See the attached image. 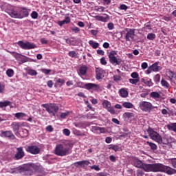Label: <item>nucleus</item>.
I'll use <instances>...</instances> for the list:
<instances>
[{"label": "nucleus", "instance_id": "1", "mask_svg": "<svg viewBox=\"0 0 176 176\" xmlns=\"http://www.w3.org/2000/svg\"><path fill=\"white\" fill-rule=\"evenodd\" d=\"M132 164L137 168H141L145 173H164L167 175H173L176 174V170L163 164H145L140 160L138 157H133L132 158Z\"/></svg>", "mask_w": 176, "mask_h": 176}, {"label": "nucleus", "instance_id": "2", "mask_svg": "<svg viewBox=\"0 0 176 176\" xmlns=\"http://www.w3.org/2000/svg\"><path fill=\"white\" fill-rule=\"evenodd\" d=\"M38 166L35 164H25L18 167L12 168L8 170L10 174H20L25 173L26 175H32L34 170H36Z\"/></svg>", "mask_w": 176, "mask_h": 176}, {"label": "nucleus", "instance_id": "3", "mask_svg": "<svg viewBox=\"0 0 176 176\" xmlns=\"http://www.w3.org/2000/svg\"><path fill=\"white\" fill-rule=\"evenodd\" d=\"M72 148L70 146H67L65 144H57L54 151V155L56 156H60L61 157L64 156H68L72 153Z\"/></svg>", "mask_w": 176, "mask_h": 176}, {"label": "nucleus", "instance_id": "4", "mask_svg": "<svg viewBox=\"0 0 176 176\" xmlns=\"http://www.w3.org/2000/svg\"><path fill=\"white\" fill-rule=\"evenodd\" d=\"M41 107L43 108H45L47 112L51 116H56V113L58 112V110L60 108L56 103H46L41 104Z\"/></svg>", "mask_w": 176, "mask_h": 176}, {"label": "nucleus", "instance_id": "5", "mask_svg": "<svg viewBox=\"0 0 176 176\" xmlns=\"http://www.w3.org/2000/svg\"><path fill=\"white\" fill-rule=\"evenodd\" d=\"M118 51L112 50L108 54L109 63L113 65H120L122 64V58L116 57Z\"/></svg>", "mask_w": 176, "mask_h": 176}, {"label": "nucleus", "instance_id": "6", "mask_svg": "<svg viewBox=\"0 0 176 176\" xmlns=\"http://www.w3.org/2000/svg\"><path fill=\"white\" fill-rule=\"evenodd\" d=\"M139 107L140 108L142 112H147V113H151L155 108H157V107L153 106L151 102L148 101H142L139 103Z\"/></svg>", "mask_w": 176, "mask_h": 176}, {"label": "nucleus", "instance_id": "7", "mask_svg": "<svg viewBox=\"0 0 176 176\" xmlns=\"http://www.w3.org/2000/svg\"><path fill=\"white\" fill-rule=\"evenodd\" d=\"M28 126V125L27 124V122H14L11 124L12 131H14L16 135L19 134L20 130L22 128L27 127Z\"/></svg>", "mask_w": 176, "mask_h": 176}, {"label": "nucleus", "instance_id": "8", "mask_svg": "<svg viewBox=\"0 0 176 176\" xmlns=\"http://www.w3.org/2000/svg\"><path fill=\"white\" fill-rule=\"evenodd\" d=\"M17 45L21 49H23V50H31V49H35V47H36V45H35L34 43L30 41L24 42L23 41H19L17 42Z\"/></svg>", "mask_w": 176, "mask_h": 176}, {"label": "nucleus", "instance_id": "9", "mask_svg": "<svg viewBox=\"0 0 176 176\" xmlns=\"http://www.w3.org/2000/svg\"><path fill=\"white\" fill-rule=\"evenodd\" d=\"M147 133L151 140L155 141L156 142H160V138L162 136L157 131L153 130V128L148 127L147 129Z\"/></svg>", "mask_w": 176, "mask_h": 176}, {"label": "nucleus", "instance_id": "10", "mask_svg": "<svg viewBox=\"0 0 176 176\" xmlns=\"http://www.w3.org/2000/svg\"><path fill=\"white\" fill-rule=\"evenodd\" d=\"M124 31L126 32L124 36L126 41L130 42L133 41L134 36H135V29L125 28Z\"/></svg>", "mask_w": 176, "mask_h": 176}, {"label": "nucleus", "instance_id": "11", "mask_svg": "<svg viewBox=\"0 0 176 176\" xmlns=\"http://www.w3.org/2000/svg\"><path fill=\"white\" fill-rule=\"evenodd\" d=\"M102 107L107 109V112H109L111 115H115V109L112 107L111 102L107 100H104L102 103Z\"/></svg>", "mask_w": 176, "mask_h": 176}, {"label": "nucleus", "instance_id": "12", "mask_svg": "<svg viewBox=\"0 0 176 176\" xmlns=\"http://www.w3.org/2000/svg\"><path fill=\"white\" fill-rule=\"evenodd\" d=\"M25 151L28 153H31V155H38L41 152L39 147L35 145L28 146L25 147Z\"/></svg>", "mask_w": 176, "mask_h": 176}, {"label": "nucleus", "instance_id": "13", "mask_svg": "<svg viewBox=\"0 0 176 176\" xmlns=\"http://www.w3.org/2000/svg\"><path fill=\"white\" fill-rule=\"evenodd\" d=\"M85 89H86V90H94V91H99V90H101V86L100 85L87 82L85 85Z\"/></svg>", "mask_w": 176, "mask_h": 176}, {"label": "nucleus", "instance_id": "14", "mask_svg": "<svg viewBox=\"0 0 176 176\" xmlns=\"http://www.w3.org/2000/svg\"><path fill=\"white\" fill-rule=\"evenodd\" d=\"M105 70H104L102 68L100 67H96V80H100V79H102L104 76H105Z\"/></svg>", "mask_w": 176, "mask_h": 176}, {"label": "nucleus", "instance_id": "15", "mask_svg": "<svg viewBox=\"0 0 176 176\" xmlns=\"http://www.w3.org/2000/svg\"><path fill=\"white\" fill-rule=\"evenodd\" d=\"M1 137H4L5 138H8L9 140H14V138H16L12 131H1Z\"/></svg>", "mask_w": 176, "mask_h": 176}, {"label": "nucleus", "instance_id": "16", "mask_svg": "<svg viewBox=\"0 0 176 176\" xmlns=\"http://www.w3.org/2000/svg\"><path fill=\"white\" fill-rule=\"evenodd\" d=\"M13 57L16 58L18 61H21V63H27V57L25 56L22 55L21 54H19L17 52H12V53Z\"/></svg>", "mask_w": 176, "mask_h": 176}, {"label": "nucleus", "instance_id": "17", "mask_svg": "<svg viewBox=\"0 0 176 176\" xmlns=\"http://www.w3.org/2000/svg\"><path fill=\"white\" fill-rule=\"evenodd\" d=\"M91 131L95 134H104L105 133V128L100 127L98 126H92L91 127Z\"/></svg>", "mask_w": 176, "mask_h": 176}, {"label": "nucleus", "instance_id": "18", "mask_svg": "<svg viewBox=\"0 0 176 176\" xmlns=\"http://www.w3.org/2000/svg\"><path fill=\"white\" fill-rule=\"evenodd\" d=\"M17 152L14 155L15 160H20V159H23L25 155L24 151L23 150V147H19L16 148Z\"/></svg>", "mask_w": 176, "mask_h": 176}, {"label": "nucleus", "instance_id": "19", "mask_svg": "<svg viewBox=\"0 0 176 176\" xmlns=\"http://www.w3.org/2000/svg\"><path fill=\"white\" fill-rule=\"evenodd\" d=\"M142 83H144L145 86L147 87H152L153 86V82H152V79L148 77H144L141 79Z\"/></svg>", "mask_w": 176, "mask_h": 176}, {"label": "nucleus", "instance_id": "20", "mask_svg": "<svg viewBox=\"0 0 176 176\" xmlns=\"http://www.w3.org/2000/svg\"><path fill=\"white\" fill-rule=\"evenodd\" d=\"M168 78L170 82L174 83V85H176V73L170 70L169 72H168Z\"/></svg>", "mask_w": 176, "mask_h": 176}, {"label": "nucleus", "instance_id": "21", "mask_svg": "<svg viewBox=\"0 0 176 176\" xmlns=\"http://www.w3.org/2000/svg\"><path fill=\"white\" fill-rule=\"evenodd\" d=\"M118 94L122 98H127L129 97V91L126 88H122L119 90Z\"/></svg>", "mask_w": 176, "mask_h": 176}, {"label": "nucleus", "instance_id": "22", "mask_svg": "<svg viewBox=\"0 0 176 176\" xmlns=\"http://www.w3.org/2000/svg\"><path fill=\"white\" fill-rule=\"evenodd\" d=\"M104 16H96L95 19L98 21H102V23H107V21H108V20L109 19V16L107 14H104Z\"/></svg>", "mask_w": 176, "mask_h": 176}, {"label": "nucleus", "instance_id": "23", "mask_svg": "<svg viewBox=\"0 0 176 176\" xmlns=\"http://www.w3.org/2000/svg\"><path fill=\"white\" fill-rule=\"evenodd\" d=\"M24 17H28V9L23 7L20 10L19 19H24Z\"/></svg>", "mask_w": 176, "mask_h": 176}, {"label": "nucleus", "instance_id": "24", "mask_svg": "<svg viewBox=\"0 0 176 176\" xmlns=\"http://www.w3.org/2000/svg\"><path fill=\"white\" fill-rule=\"evenodd\" d=\"M14 116L18 119V120H26L25 117L27 114L23 112H19L14 114Z\"/></svg>", "mask_w": 176, "mask_h": 176}, {"label": "nucleus", "instance_id": "25", "mask_svg": "<svg viewBox=\"0 0 176 176\" xmlns=\"http://www.w3.org/2000/svg\"><path fill=\"white\" fill-rule=\"evenodd\" d=\"M89 164H90V162L87 160L79 161L74 163L76 167H85V166H89Z\"/></svg>", "mask_w": 176, "mask_h": 176}, {"label": "nucleus", "instance_id": "26", "mask_svg": "<svg viewBox=\"0 0 176 176\" xmlns=\"http://www.w3.org/2000/svg\"><path fill=\"white\" fill-rule=\"evenodd\" d=\"M18 134L20 135V137H21V138H27V137H28L30 135L28 130L24 128H22Z\"/></svg>", "mask_w": 176, "mask_h": 176}, {"label": "nucleus", "instance_id": "27", "mask_svg": "<svg viewBox=\"0 0 176 176\" xmlns=\"http://www.w3.org/2000/svg\"><path fill=\"white\" fill-rule=\"evenodd\" d=\"M150 67H151L153 72H159V71H161V69H162V67L159 66V62L154 63Z\"/></svg>", "mask_w": 176, "mask_h": 176}, {"label": "nucleus", "instance_id": "28", "mask_svg": "<svg viewBox=\"0 0 176 176\" xmlns=\"http://www.w3.org/2000/svg\"><path fill=\"white\" fill-rule=\"evenodd\" d=\"M8 13L11 17H13L14 19H20V14H19L17 11L14 10H11L8 11Z\"/></svg>", "mask_w": 176, "mask_h": 176}, {"label": "nucleus", "instance_id": "29", "mask_svg": "<svg viewBox=\"0 0 176 176\" xmlns=\"http://www.w3.org/2000/svg\"><path fill=\"white\" fill-rule=\"evenodd\" d=\"M6 107H10V108H13L12 107V102L9 100H6L4 102H0V107L1 108H6Z\"/></svg>", "mask_w": 176, "mask_h": 176}, {"label": "nucleus", "instance_id": "30", "mask_svg": "<svg viewBox=\"0 0 176 176\" xmlns=\"http://www.w3.org/2000/svg\"><path fill=\"white\" fill-rule=\"evenodd\" d=\"M166 127L170 131H173L176 133V122H172L166 125Z\"/></svg>", "mask_w": 176, "mask_h": 176}, {"label": "nucleus", "instance_id": "31", "mask_svg": "<svg viewBox=\"0 0 176 176\" xmlns=\"http://www.w3.org/2000/svg\"><path fill=\"white\" fill-rule=\"evenodd\" d=\"M122 107L126 109H133L134 104L130 102H122Z\"/></svg>", "mask_w": 176, "mask_h": 176}, {"label": "nucleus", "instance_id": "32", "mask_svg": "<svg viewBox=\"0 0 176 176\" xmlns=\"http://www.w3.org/2000/svg\"><path fill=\"white\" fill-rule=\"evenodd\" d=\"M65 83V80L64 79L58 78L54 84V87H58V86L59 87H61V86H63V85Z\"/></svg>", "mask_w": 176, "mask_h": 176}, {"label": "nucleus", "instance_id": "33", "mask_svg": "<svg viewBox=\"0 0 176 176\" xmlns=\"http://www.w3.org/2000/svg\"><path fill=\"white\" fill-rule=\"evenodd\" d=\"M108 149H111L112 151H114L115 152H119L120 151V147L119 145L116 144H109L108 146Z\"/></svg>", "mask_w": 176, "mask_h": 176}, {"label": "nucleus", "instance_id": "34", "mask_svg": "<svg viewBox=\"0 0 176 176\" xmlns=\"http://www.w3.org/2000/svg\"><path fill=\"white\" fill-rule=\"evenodd\" d=\"M160 142H157L158 144H163L164 145H168L170 144V140L167 138H162V136L160 138Z\"/></svg>", "mask_w": 176, "mask_h": 176}, {"label": "nucleus", "instance_id": "35", "mask_svg": "<svg viewBox=\"0 0 176 176\" xmlns=\"http://www.w3.org/2000/svg\"><path fill=\"white\" fill-rule=\"evenodd\" d=\"M79 72L80 75H82L83 76H85V75H86V73L87 72V67H86L85 65L80 67Z\"/></svg>", "mask_w": 176, "mask_h": 176}, {"label": "nucleus", "instance_id": "36", "mask_svg": "<svg viewBox=\"0 0 176 176\" xmlns=\"http://www.w3.org/2000/svg\"><path fill=\"white\" fill-rule=\"evenodd\" d=\"M150 97H151V98H153L154 100H157L159 98H161L162 96L160 95L159 93L153 91L150 94Z\"/></svg>", "mask_w": 176, "mask_h": 176}, {"label": "nucleus", "instance_id": "37", "mask_svg": "<svg viewBox=\"0 0 176 176\" xmlns=\"http://www.w3.org/2000/svg\"><path fill=\"white\" fill-rule=\"evenodd\" d=\"M89 45L91 46L93 49H97L100 46V44L98 43L94 42L92 40H90L89 41Z\"/></svg>", "mask_w": 176, "mask_h": 176}, {"label": "nucleus", "instance_id": "38", "mask_svg": "<svg viewBox=\"0 0 176 176\" xmlns=\"http://www.w3.org/2000/svg\"><path fill=\"white\" fill-rule=\"evenodd\" d=\"M146 144H148L152 151H156V149H157V146L155 143L147 141Z\"/></svg>", "mask_w": 176, "mask_h": 176}, {"label": "nucleus", "instance_id": "39", "mask_svg": "<svg viewBox=\"0 0 176 176\" xmlns=\"http://www.w3.org/2000/svg\"><path fill=\"white\" fill-rule=\"evenodd\" d=\"M6 75L8 76V78H12V76L14 75V70L12 69H8L6 71Z\"/></svg>", "mask_w": 176, "mask_h": 176}, {"label": "nucleus", "instance_id": "40", "mask_svg": "<svg viewBox=\"0 0 176 176\" xmlns=\"http://www.w3.org/2000/svg\"><path fill=\"white\" fill-rule=\"evenodd\" d=\"M68 56L69 57H72V58H78V57H79L78 56V54H76V52H75V51H70V52H69Z\"/></svg>", "mask_w": 176, "mask_h": 176}, {"label": "nucleus", "instance_id": "41", "mask_svg": "<svg viewBox=\"0 0 176 176\" xmlns=\"http://www.w3.org/2000/svg\"><path fill=\"white\" fill-rule=\"evenodd\" d=\"M28 75H30L31 76H36L38 75V72H36V70L29 69L28 71Z\"/></svg>", "mask_w": 176, "mask_h": 176}, {"label": "nucleus", "instance_id": "42", "mask_svg": "<svg viewBox=\"0 0 176 176\" xmlns=\"http://www.w3.org/2000/svg\"><path fill=\"white\" fill-rule=\"evenodd\" d=\"M161 85L165 89H168V87H170V84H168V82L166 80H162Z\"/></svg>", "mask_w": 176, "mask_h": 176}, {"label": "nucleus", "instance_id": "43", "mask_svg": "<svg viewBox=\"0 0 176 176\" xmlns=\"http://www.w3.org/2000/svg\"><path fill=\"white\" fill-rule=\"evenodd\" d=\"M155 38H156V34L153 33H148L147 34V39H148V41H153Z\"/></svg>", "mask_w": 176, "mask_h": 176}, {"label": "nucleus", "instance_id": "44", "mask_svg": "<svg viewBox=\"0 0 176 176\" xmlns=\"http://www.w3.org/2000/svg\"><path fill=\"white\" fill-rule=\"evenodd\" d=\"M129 83H131V85H137V83H138L140 82V78H130L129 80Z\"/></svg>", "mask_w": 176, "mask_h": 176}, {"label": "nucleus", "instance_id": "45", "mask_svg": "<svg viewBox=\"0 0 176 176\" xmlns=\"http://www.w3.org/2000/svg\"><path fill=\"white\" fill-rule=\"evenodd\" d=\"M133 116H134V114L130 112H125L123 114V117L126 118L127 119H130V118H133Z\"/></svg>", "mask_w": 176, "mask_h": 176}, {"label": "nucleus", "instance_id": "46", "mask_svg": "<svg viewBox=\"0 0 176 176\" xmlns=\"http://www.w3.org/2000/svg\"><path fill=\"white\" fill-rule=\"evenodd\" d=\"M69 113H71L69 111H65L64 113H61L60 115V119H65V118H67V116H68Z\"/></svg>", "mask_w": 176, "mask_h": 176}, {"label": "nucleus", "instance_id": "47", "mask_svg": "<svg viewBox=\"0 0 176 176\" xmlns=\"http://www.w3.org/2000/svg\"><path fill=\"white\" fill-rule=\"evenodd\" d=\"M41 71L43 74H45V75H49L52 72V69H50L43 68V69H41Z\"/></svg>", "mask_w": 176, "mask_h": 176}, {"label": "nucleus", "instance_id": "48", "mask_svg": "<svg viewBox=\"0 0 176 176\" xmlns=\"http://www.w3.org/2000/svg\"><path fill=\"white\" fill-rule=\"evenodd\" d=\"M131 76L133 78V79H140V75L138 73H137V72L131 73Z\"/></svg>", "mask_w": 176, "mask_h": 176}, {"label": "nucleus", "instance_id": "49", "mask_svg": "<svg viewBox=\"0 0 176 176\" xmlns=\"http://www.w3.org/2000/svg\"><path fill=\"white\" fill-rule=\"evenodd\" d=\"M153 80L155 82L159 83V82H160V74H156L154 76Z\"/></svg>", "mask_w": 176, "mask_h": 176}, {"label": "nucleus", "instance_id": "50", "mask_svg": "<svg viewBox=\"0 0 176 176\" xmlns=\"http://www.w3.org/2000/svg\"><path fill=\"white\" fill-rule=\"evenodd\" d=\"M71 30L72 32H74L75 34H78V32H80V29L76 26L72 28Z\"/></svg>", "mask_w": 176, "mask_h": 176}, {"label": "nucleus", "instance_id": "51", "mask_svg": "<svg viewBox=\"0 0 176 176\" xmlns=\"http://www.w3.org/2000/svg\"><path fill=\"white\" fill-rule=\"evenodd\" d=\"M161 112H162V114L164 115V116H166V117L170 116L169 111H167V109H163Z\"/></svg>", "mask_w": 176, "mask_h": 176}, {"label": "nucleus", "instance_id": "52", "mask_svg": "<svg viewBox=\"0 0 176 176\" xmlns=\"http://www.w3.org/2000/svg\"><path fill=\"white\" fill-rule=\"evenodd\" d=\"M75 134L76 135H78L79 137H86V134L82 133V131H76V133Z\"/></svg>", "mask_w": 176, "mask_h": 176}, {"label": "nucleus", "instance_id": "53", "mask_svg": "<svg viewBox=\"0 0 176 176\" xmlns=\"http://www.w3.org/2000/svg\"><path fill=\"white\" fill-rule=\"evenodd\" d=\"M107 28L110 30L115 29V25H113V23L110 22L107 24Z\"/></svg>", "mask_w": 176, "mask_h": 176}, {"label": "nucleus", "instance_id": "54", "mask_svg": "<svg viewBox=\"0 0 176 176\" xmlns=\"http://www.w3.org/2000/svg\"><path fill=\"white\" fill-rule=\"evenodd\" d=\"M31 17L34 20L38 19V12H36V11H33L31 14Z\"/></svg>", "mask_w": 176, "mask_h": 176}, {"label": "nucleus", "instance_id": "55", "mask_svg": "<svg viewBox=\"0 0 176 176\" xmlns=\"http://www.w3.org/2000/svg\"><path fill=\"white\" fill-rule=\"evenodd\" d=\"M53 85H54V82H53V80H49L47 82V86L50 88L52 89V87H53Z\"/></svg>", "mask_w": 176, "mask_h": 176}, {"label": "nucleus", "instance_id": "56", "mask_svg": "<svg viewBox=\"0 0 176 176\" xmlns=\"http://www.w3.org/2000/svg\"><path fill=\"white\" fill-rule=\"evenodd\" d=\"M119 9H120V10H127V9H129V6L126 4H121Z\"/></svg>", "mask_w": 176, "mask_h": 176}, {"label": "nucleus", "instance_id": "57", "mask_svg": "<svg viewBox=\"0 0 176 176\" xmlns=\"http://www.w3.org/2000/svg\"><path fill=\"white\" fill-rule=\"evenodd\" d=\"M170 164H172V166L174 168H176V158H171Z\"/></svg>", "mask_w": 176, "mask_h": 176}, {"label": "nucleus", "instance_id": "58", "mask_svg": "<svg viewBox=\"0 0 176 176\" xmlns=\"http://www.w3.org/2000/svg\"><path fill=\"white\" fill-rule=\"evenodd\" d=\"M76 87H80V88H81V89H85V83L84 82H76Z\"/></svg>", "mask_w": 176, "mask_h": 176}, {"label": "nucleus", "instance_id": "59", "mask_svg": "<svg viewBox=\"0 0 176 176\" xmlns=\"http://www.w3.org/2000/svg\"><path fill=\"white\" fill-rule=\"evenodd\" d=\"M169 112V116H176V111L174 109H170L168 110Z\"/></svg>", "mask_w": 176, "mask_h": 176}, {"label": "nucleus", "instance_id": "60", "mask_svg": "<svg viewBox=\"0 0 176 176\" xmlns=\"http://www.w3.org/2000/svg\"><path fill=\"white\" fill-rule=\"evenodd\" d=\"M63 134L68 137L69 135V134H71V131L68 129H63Z\"/></svg>", "mask_w": 176, "mask_h": 176}, {"label": "nucleus", "instance_id": "61", "mask_svg": "<svg viewBox=\"0 0 176 176\" xmlns=\"http://www.w3.org/2000/svg\"><path fill=\"white\" fill-rule=\"evenodd\" d=\"M91 169L95 170V171H100V166H98L97 165H94V166H91Z\"/></svg>", "mask_w": 176, "mask_h": 176}, {"label": "nucleus", "instance_id": "62", "mask_svg": "<svg viewBox=\"0 0 176 176\" xmlns=\"http://www.w3.org/2000/svg\"><path fill=\"white\" fill-rule=\"evenodd\" d=\"M142 69H146L148 68V63L146 62H144L142 63Z\"/></svg>", "mask_w": 176, "mask_h": 176}, {"label": "nucleus", "instance_id": "63", "mask_svg": "<svg viewBox=\"0 0 176 176\" xmlns=\"http://www.w3.org/2000/svg\"><path fill=\"white\" fill-rule=\"evenodd\" d=\"M100 63L102 65H107V60H105V58H100Z\"/></svg>", "mask_w": 176, "mask_h": 176}, {"label": "nucleus", "instance_id": "64", "mask_svg": "<svg viewBox=\"0 0 176 176\" xmlns=\"http://www.w3.org/2000/svg\"><path fill=\"white\" fill-rule=\"evenodd\" d=\"M136 175L137 176H143L144 172H142V170H137Z\"/></svg>", "mask_w": 176, "mask_h": 176}]
</instances>
